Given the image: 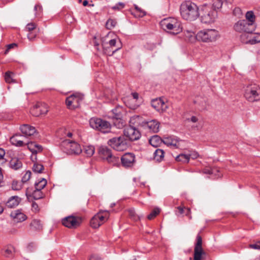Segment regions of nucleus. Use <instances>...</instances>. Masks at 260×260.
<instances>
[{"label": "nucleus", "instance_id": "f257e3e1", "mask_svg": "<svg viewBox=\"0 0 260 260\" xmlns=\"http://www.w3.org/2000/svg\"><path fill=\"white\" fill-rule=\"evenodd\" d=\"M180 13L183 19L190 21L196 20L200 16L198 6L191 1H185L181 3Z\"/></svg>", "mask_w": 260, "mask_h": 260}, {"label": "nucleus", "instance_id": "f03ea898", "mask_svg": "<svg viewBox=\"0 0 260 260\" xmlns=\"http://www.w3.org/2000/svg\"><path fill=\"white\" fill-rule=\"evenodd\" d=\"M139 119V116L131 117L129 120V125L125 127L123 131L124 135L131 141H137L141 137L140 131L134 126L135 123Z\"/></svg>", "mask_w": 260, "mask_h": 260}, {"label": "nucleus", "instance_id": "7ed1b4c3", "mask_svg": "<svg viewBox=\"0 0 260 260\" xmlns=\"http://www.w3.org/2000/svg\"><path fill=\"white\" fill-rule=\"evenodd\" d=\"M219 32L214 29H204L199 31L196 35V39L204 43L215 42L219 37Z\"/></svg>", "mask_w": 260, "mask_h": 260}, {"label": "nucleus", "instance_id": "20e7f679", "mask_svg": "<svg viewBox=\"0 0 260 260\" xmlns=\"http://www.w3.org/2000/svg\"><path fill=\"white\" fill-rule=\"evenodd\" d=\"M160 24L164 29L170 30L171 33L174 35L182 31L181 23L174 18L164 19Z\"/></svg>", "mask_w": 260, "mask_h": 260}, {"label": "nucleus", "instance_id": "39448f33", "mask_svg": "<svg viewBox=\"0 0 260 260\" xmlns=\"http://www.w3.org/2000/svg\"><path fill=\"white\" fill-rule=\"evenodd\" d=\"M216 9L212 8L209 5H204L201 10L200 16L202 22L206 24H210L214 22L217 17V14Z\"/></svg>", "mask_w": 260, "mask_h": 260}, {"label": "nucleus", "instance_id": "423d86ee", "mask_svg": "<svg viewBox=\"0 0 260 260\" xmlns=\"http://www.w3.org/2000/svg\"><path fill=\"white\" fill-rule=\"evenodd\" d=\"M60 147L68 154H79L82 152L81 146L78 143L67 139L62 141Z\"/></svg>", "mask_w": 260, "mask_h": 260}, {"label": "nucleus", "instance_id": "0eeeda50", "mask_svg": "<svg viewBox=\"0 0 260 260\" xmlns=\"http://www.w3.org/2000/svg\"><path fill=\"white\" fill-rule=\"evenodd\" d=\"M244 96L251 102L259 100L260 87L255 84L248 85L245 88Z\"/></svg>", "mask_w": 260, "mask_h": 260}, {"label": "nucleus", "instance_id": "6e6552de", "mask_svg": "<svg viewBox=\"0 0 260 260\" xmlns=\"http://www.w3.org/2000/svg\"><path fill=\"white\" fill-rule=\"evenodd\" d=\"M107 144L113 149L118 151H124L128 147L126 140L123 136L115 137L110 139Z\"/></svg>", "mask_w": 260, "mask_h": 260}, {"label": "nucleus", "instance_id": "1a4fd4ad", "mask_svg": "<svg viewBox=\"0 0 260 260\" xmlns=\"http://www.w3.org/2000/svg\"><path fill=\"white\" fill-rule=\"evenodd\" d=\"M233 28L235 31L240 33L251 34L255 28V25L249 24L247 20H239L236 22Z\"/></svg>", "mask_w": 260, "mask_h": 260}, {"label": "nucleus", "instance_id": "9d476101", "mask_svg": "<svg viewBox=\"0 0 260 260\" xmlns=\"http://www.w3.org/2000/svg\"><path fill=\"white\" fill-rule=\"evenodd\" d=\"M83 99V95L79 93H76L67 97L66 103L68 109L71 110L78 108L80 102Z\"/></svg>", "mask_w": 260, "mask_h": 260}, {"label": "nucleus", "instance_id": "9b49d317", "mask_svg": "<svg viewBox=\"0 0 260 260\" xmlns=\"http://www.w3.org/2000/svg\"><path fill=\"white\" fill-rule=\"evenodd\" d=\"M206 256V253L202 248V238L200 235L197 236V242L194 249V260H202Z\"/></svg>", "mask_w": 260, "mask_h": 260}, {"label": "nucleus", "instance_id": "f8f14e48", "mask_svg": "<svg viewBox=\"0 0 260 260\" xmlns=\"http://www.w3.org/2000/svg\"><path fill=\"white\" fill-rule=\"evenodd\" d=\"M81 222V218L78 216H69L62 219V224L71 229H75L79 226Z\"/></svg>", "mask_w": 260, "mask_h": 260}, {"label": "nucleus", "instance_id": "ddd939ff", "mask_svg": "<svg viewBox=\"0 0 260 260\" xmlns=\"http://www.w3.org/2000/svg\"><path fill=\"white\" fill-rule=\"evenodd\" d=\"M48 111V106L44 103H37L30 110V113L35 116L45 115Z\"/></svg>", "mask_w": 260, "mask_h": 260}, {"label": "nucleus", "instance_id": "4468645a", "mask_svg": "<svg viewBox=\"0 0 260 260\" xmlns=\"http://www.w3.org/2000/svg\"><path fill=\"white\" fill-rule=\"evenodd\" d=\"M122 165L125 167H131L135 162V155L133 153H126L121 157Z\"/></svg>", "mask_w": 260, "mask_h": 260}, {"label": "nucleus", "instance_id": "2eb2a0df", "mask_svg": "<svg viewBox=\"0 0 260 260\" xmlns=\"http://www.w3.org/2000/svg\"><path fill=\"white\" fill-rule=\"evenodd\" d=\"M142 126L149 132L156 133L159 131V123L155 120L144 121L142 122Z\"/></svg>", "mask_w": 260, "mask_h": 260}, {"label": "nucleus", "instance_id": "dca6fc26", "mask_svg": "<svg viewBox=\"0 0 260 260\" xmlns=\"http://www.w3.org/2000/svg\"><path fill=\"white\" fill-rule=\"evenodd\" d=\"M11 217L16 222H22L26 219V216L21 212V210H16L11 212Z\"/></svg>", "mask_w": 260, "mask_h": 260}, {"label": "nucleus", "instance_id": "f3484780", "mask_svg": "<svg viewBox=\"0 0 260 260\" xmlns=\"http://www.w3.org/2000/svg\"><path fill=\"white\" fill-rule=\"evenodd\" d=\"M122 112L123 109L121 106H117L112 110V113L113 114V118L116 120H120L117 125L118 127L123 125V122H120L122 117Z\"/></svg>", "mask_w": 260, "mask_h": 260}, {"label": "nucleus", "instance_id": "a211bd4d", "mask_svg": "<svg viewBox=\"0 0 260 260\" xmlns=\"http://www.w3.org/2000/svg\"><path fill=\"white\" fill-rule=\"evenodd\" d=\"M36 26L35 23H28L26 26L25 30L29 32L27 34V38L29 40H32L37 35V32L35 31Z\"/></svg>", "mask_w": 260, "mask_h": 260}, {"label": "nucleus", "instance_id": "6ab92c4d", "mask_svg": "<svg viewBox=\"0 0 260 260\" xmlns=\"http://www.w3.org/2000/svg\"><path fill=\"white\" fill-rule=\"evenodd\" d=\"M20 129L22 133L25 136L33 135L36 133V129L34 127L28 124H23L20 126Z\"/></svg>", "mask_w": 260, "mask_h": 260}, {"label": "nucleus", "instance_id": "aec40b11", "mask_svg": "<svg viewBox=\"0 0 260 260\" xmlns=\"http://www.w3.org/2000/svg\"><path fill=\"white\" fill-rule=\"evenodd\" d=\"M26 145L28 149L32 153H37L41 152L43 150V147L41 145H39L34 142H27Z\"/></svg>", "mask_w": 260, "mask_h": 260}, {"label": "nucleus", "instance_id": "412c9836", "mask_svg": "<svg viewBox=\"0 0 260 260\" xmlns=\"http://www.w3.org/2000/svg\"><path fill=\"white\" fill-rule=\"evenodd\" d=\"M100 157L104 160H106L112 154L111 150L106 146H102L99 151Z\"/></svg>", "mask_w": 260, "mask_h": 260}, {"label": "nucleus", "instance_id": "4be33fe9", "mask_svg": "<svg viewBox=\"0 0 260 260\" xmlns=\"http://www.w3.org/2000/svg\"><path fill=\"white\" fill-rule=\"evenodd\" d=\"M163 143L168 146L177 147L178 140L176 137L173 136L164 137L163 139Z\"/></svg>", "mask_w": 260, "mask_h": 260}, {"label": "nucleus", "instance_id": "5701e85b", "mask_svg": "<svg viewBox=\"0 0 260 260\" xmlns=\"http://www.w3.org/2000/svg\"><path fill=\"white\" fill-rule=\"evenodd\" d=\"M20 201L21 199L18 196L11 197L7 202L6 206L10 208H15L19 205Z\"/></svg>", "mask_w": 260, "mask_h": 260}, {"label": "nucleus", "instance_id": "b1692460", "mask_svg": "<svg viewBox=\"0 0 260 260\" xmlns=\"http://www.w3.org/2000/svg\"><path fill=\"white\" fill-rule=\"evenodd\" d=\"M9 166L11 169L17 170L22 167V163L19 158L14 157L10 160Z\"/></svg>", "mask_w": 260, "mask_h": 260}, {"label": "nucleus", "instance_id": "393cba45", "mask_svg": "<svg viewBox=\"0 0 260 260\" xmlns=\"http://www.w3.org/2000/svg\"><path fill=\"white\" fill-rule=\"evenodd\" d=\"M100 126L97 128L98 130L101 131L103 133H108L111 128V124L107 121L102 119L100 122Z\"/></svg>", "mask_w": 260, "mask_h": 260}, {"label": "nucleus", "instance_id": "a878e982", "mask_svg": "<svg viewBox=\"0 0 260 260\" xmlns=\"http://www.w3.org/2000/svg\"><path fill=\"white\" fill-rule=\"evenodd\" d=\"M23 137L22 136L15 135L10 138L11 143L17 147H21L24 145V142L22 140H21L20 138Z\"/></svg>", "mask_w": 260, "mask_h": 260}, {"label": "nucleus", "instance_id": "bb28decb", "mask_svg": "<svg viewBox=\"0 0 260 260\" xmlns=\"http://www.w3.org/2000/svg\"><path fill=\"white\" fill-rule=\"evenodd\" d=\"M26 195L27 197H32L35 200H38L43 198V193L41 191L35 189L32 192L29 191L28 188L26 191Z\"/></svg>", "mask_w": 260, "mask_h": 260}, {"label": "nucleus", "instance_id": "cd10ccee", "mask_svg": "<svg viewBox=\"0 0 260 260\" xmlns=\"http://www.w3.org/2000/svg\"><path fill=\"white\" fill-rule=\"evenodd\" d=\"M164 154L162 149H156L153 153V159L157 162L161 161L164 159Z\"/></svg>", "mask_w": 260, "mask_h": 260}, {"label": "nucleus", "instance_id": "c85d7f7f", "mask_svg": "<svg viewBox=\"0 0 260 260\" xmlns=\"http://www.w3.org/2000/svg\"><path fill=\"white\" fill-rule=\"evenodd\" d=\"M161 143H163V139L157 135L152 136L149 140L150 144L154 147L159 146Z\"/></svg>", "mask_w": 260, "mask_h": 260}, {"label": "nucleus", "instance_id": "c756f323", "mask_svg": "<svg viewBox=\"0 0 260 260\" xmlns=\"http://www.w3.org/2000/svg\"><path fill=\"white\" fill-rule=\"evenodd\" d=\"M95 215L102 224L109 218V213L107 211H101Z\"/></svg>", "mask_w": 260, "mask_h": 260}, {"label": "nucleus", "instance_id": "7c9ffc66", "mask_svg": "<svg viewBox=\"0 0 260 260\" xmlns=\"http://www.w3.org/2000/svg\"><path fill=\"white\" fill-rule=\"evenodd\" d=\"M15 252V249L13 246L10 245L4 248L3 250V255L7 257H11Z\"/></svg>", "mask_w": 260, "mask_h": 260}, {"label": "nucleus", "instance_id": "2f4dec72", "mask_svg": "<svg viewBox=\"0 0 260 260\" xmlns=\"http://www.w3.org/2000/svg\"><path fill=\"white\" fill-rule=\"evenodd\" d=\"M30 226L31 230L40 231L42 229V224L40 220L34 219L30 223Z\"/></svg>", "mask_w": 260, "mask_h": 260}, {"label": "nucleus", "instance_id": "473e14b6", "mask_svg": "<svg viewBox=\"0 0 260 260\" xmlns=\"http://www.w3.org/2000/svg\"><path fill=\"white\" fill-rule=\"evenodd\" d=\"M163 104L164 101L160 98L154 99L151 101L152 107L158 112H160V106L163 105Z\"/></svg>", "mask_w": 260, "mask_h": 260}, {"label": "nucleus", "instance_id": "72a5a7b5", "mask_svg": "<svg viewBox=\"0 0 260 260\" xmlns=\"http://www.w3.org/2000/svg\"><path fill=\"white\" fill-rule=\"evenodd\" d=\"M246 19L245 20H247L249 24H251L252 25H255V16L254 14V13L250 11L246 12L245 14Z\"/></svg>", "mask_w": 260, "mask_h": 260}, {"label": "nucleus", "instance_id": "f704fd0d", "mask_svg": "<svg viewBox=\"0 0 260 260\" xmlns=\"http://www.w3.org/2000/svg\"><path fill=\"white\" fill-rule=\"evenodd\" d=\"M234 0H214L212 4V7L215 9H219L222 7L224 2L232 4Z\"/></svg>", "mask_w": 260, "mask_h": 260}, {"label": "nucleus", "instance_id": "c9c22d12", "mask_svg": "<svg viewBox=\"0 0 260 260\" xmlns=\"http://www.w3.org/2000/svg\"><path fill=\"white\" fill-rule=\"evenodd\" d=\"M101 120L102 119L101 118L96 117L91 118L89 120V124L92 128L97 129L98 127L100 126Z\"/></svg>", "mask_w": 260, "mask_h": 260}, {"label": "nucleus", "instance_id": "e433bc0d", "mask_svg": "<svg viewBox=\"0 0 260 260\" xmlns=\"http://www.w3.org/2000/svg\"><path fill=\"white\" fill-rule=\"evenodd\" d=\"M176 160L177 161H182L184 163H187L189 160V156L188 154L181 153L176 157Z\"/></svg>", "mask_w": 260, "mask_h": 260}, {"label": "nucleus", "instance_id": "4c0bfd02", "mask_svg": "<svg viewBox=\"0 0 260 260\" xmlns=\"http://www.w3.org/2000/svg\"><path fill=\"white\" fill-rule=\"evenodd\" d=\"M245 43H250L251 44H255L257 43H260V34H256L253 35V36L248 41L244 42Z\"/></svg>", "mask_w": 260, "mask_h": 260}, {"label": "nucleus", "instance_id": "58836bf2", "mask_svg": "<svg viewBox=\"0 0 260 260\" xmlns=\"http://www.w3.org/2000/svg\"><path fill=\"white\" fill-rule=\"evenodd\" d=\"M202 172L203 173L205 174L216 175V173L218 172V170L216 168L207 167L203 169L202 170Z\"/></svg>", "mask_w": 260, "mask_h": 260}, {"label": "nucleus", "instance_id": "ea45409f", "mask_svg": "<svg viewBox=\"0 0 260 260\" xmlns=\"http://www.w3.org/2000/svg\"><path fill=\"white\" fill-rule=\"evenodd\" d=\"M106 161L110 164L113 166H116L119 163V158L115 156H114L112 154L106 160Z\"/></svg>", "mask_w": 260, "mask_h": 260}, {"label": "nucleus", "instance_id": "a19ab883", "mask_svg": "<svg viewBox=\"0 0 260 260\" xmlns=\"http://www.w3.org/2000/svg\"><path fill=\"white\" fill-rule=\"evenodd\" d=\"M84 151L87 156H91L94 153V147L93 146H87L84 148Z\"/></svg>", "mask_w": 260, "mask_h": 260}, {"label": "nucleus", "instance_id": "79ce46f5", "mask_svg": "<svg viewBox=\"0 0 260 260\" xmlns=\"http://www.w3.org/2000/svg\"><path fill=\"white\" fill-rule=\"evenodd\" d=\"M34 10L35 12V15L36 17H40L41 16L43 12V8L41 5H36L34 7Z\"/></svg>", "mask_w": 260, "mask_h": 260}, {"label": "nucleus", "instance_id": "37998d69", "mask_svg": "<svg viewBox=\"0 0 260 260\" xmlns=\"http://www.w3.org/2000/svg\"><path fill=\"white\" fill-rule=\"evenodd\" d=\"M90 225L94 229L98 228L102 225L95 215L91 218L90 220Z\"/></svg>", "mask_w": 260, "mask_h": 260}, {"label": "nucleus", "instance_id": "c03bdc74", "mask_svg": "<svg viewBox=\"0 0 260 260\" xmlns=\"http://www.w3.org/2000/svg\"><path fill=\"white\" fill-rule=\"evenodd\" d=\"M47 184V181L45 179H42L38 183H35V189L41 191L44 188Z\"/></svg>", "mask_w": 260, "mask_h": 260}, {"label": "nucleus", "instance_id": "a18cd8bd", "mask_svg": "<svg viewBox=\"0 0 260 260\" xmlns=\"http://www.w3.org/2000/svg\"><path fill=\"white\" fill-rule=\"evenodd\" d=\"M44 169V166L38 162H36L34 163L32 167V170L34 172L41 173Z\"/></svg>", "mask_w": 260, "mask_h": 260}, {"label": "nucleus", "instance_id": "49530a36", "mask_svg": "<svg viewBox=\"0 0 260 260\" xmlns=\"http://www.w3.org/2000/svg\"><path fill=\"white\" fill-rule=\"evenodd\" d=\"M22 187V183L17 181H13L12 183V188L14 190H19Z\"/></svg>", "mask_w": 260, "mask_h": 260}, {"label": "nucleus", "instance_id": "de8ad7c7", "mask_svg": "<svg viewBox=\"0 0 260 260\" xmlns=\"http://www.w3.org/2000/svg\"><path fill=\"white\" fill-rule=\"evenodd\" d=\"M117 22L115 20L110 19H109L106 24V27L108 29H112L116 25Z\"/></svg>", "mask_w": 260, "mask_h": 260}, {"label": "nucleus", "instance_id": "09e8293b", "mask_svg": "<svg viewBox=\"0 0 260 260\" xmlns=\"http://www.w3.org/2000/svg\"><path fill=\"white\" fill-rule=\"evenodd\" d=\"M13 75V73L10 71L7 72L5 73V79L7 83H10L14 82L12 77Z\"/></svg>", "mask_w": 260, "mask_h": 260}, {"label": "nucleus", "instance_id": "8fccbe9b", "mask_svg": "<svg viewBox=\"0 0 260 260\" xmlns=\"http://www.w3.org/2000/svg\"><path fill=\"white\" fill-rule=\"evenodd\" d=\"M160 212V209L158 208H155L147 216V218L149 220L153 219Z\"/></svg>", "mask_w": 260, "mask_h": 260}, {"label": "nucleus", "instance_id": "3c124183", "mask_svg": "<svg viewBox=\"0 0 260 260\" xmlns=\"http://www.w3.org/2000/svg\"><path fill=\"white\" fill-rule=\"evenodd\" d=\"M31 173L30 171H27L26 172L25 174L23 175V176L22 178L21 182L22 183H25L27 181H28L31 177Z\"/></svg>", "mask_w": 260, "mask_h": 260}, {"label": "nucleus", "instance_id": "603ef678", "mask_svg": "<svg viewBox=\"0 0 260 260\" xmlns=\"http://www.w3.org/2000/svg\"><path fill=\"white\" fill-rule=\"evenodd\" d=\"M125 7V4L122 2H119L115 6L112 7V9L113 10L119 11Z\"/></svg>", "mask_w": 260, "mask_h": 260}, {"label": "nucleus", "instance_id": "864d4df0", "mask_svg": "<svg viewBox=\"0 0 260 260\" xmlns=\"http://www.w3.org/2000/svg\"><path fill=\"white\" fill-rule=\"evenodd\" d=\"M135 8L138 13L137 15L138 17H142L146 15V12L141 9L140 8H139L138 6L135 5Z\"/></svg>", "mask_w": 260, "mask_h": 260}, {"label": "nucleus", "instance_id": "5fc2aeb1", "mask_svg": "<svg viewBox=\"0 0 260 260\" xmlns=\"http://www.w3.org/2000/svg\"><path fill=\"white\" fill-rule=\"evenodd\" d=\"M5 155V150L2 148H0V164L1 165H3L6 162V159L4 158Z\"/></svg>", "mask_w": 260, "mask_h": 260}, {"label": "nucleus", "instance_id": "6e6d98bb", "mask_svg": "<svg viewBox=\"0 0 260 260\" xmlns=\"http://www.w3.org/2000/svg\"><path fill=\"white\" fill-rule=\"evenodd\" d=\"M233 14L238 18L241 17L243 15L241 9L239 7L234 9L233 10Z\"/></svg>", "mask_w": 260, "mask_h": 260}, {"label": "nucleus", "instance_id": "4d7b16f0", "mask_svg": "<svg viewBox=\"0 0 260 260\" xmlns=\"http://www.w3.org/2000/svg\"><path fill=\"white\" fill-rule=\"evenodd\" d=\"M177 211L176 213V214L177 215H179L183 214L184 213V210L185 208L183 206H178L177 207Z\"/></svg>", "mask_w": 260, "mask_h": 260}, {"label": "nucleus", "instance_id": "13d9d810", "mask_svg": "<svg viewBox=\"0 0 260 260\" xmlns=\"http://www.w3.org/2000/svg\"><path fill=\"white\" fill-rule=\"evenodd\" d=\"M249 247L254 249H260V241L255 244H250Z\"/></svg>", "mask_w": 260, "mask_h": 260}, {"label": "nucleus", "instance_id": "bf43d9fd", "mask_svg": "<svg viewBox=\"0 0 260 260\" xmlns=\"http://www.w3.org/2000/svg\"><path fill=\"white\" fill-rule=\"evenodd\" d=\"M185 35L186 37L190 38L194 35V32L193 30L186 29L184 30Z\"/></svg>", "mask_w": 260, "mask_h": 260}, {"label": "nucleus", "instance_id": "052dcab7", "mask_svg": "<svg viewBox=\"0 0 260 260\" xmlns=\"http://www.w3.org/2000/svg\"><path fill=\"white\" fill-rule=\"evenodd\" d=\"M31 207H32V210L34 212H37L39 211V208L38 205L36 202H33L32 203Z\"/></svg>", "mask_w": 260, "mask_h": 260}, {"label": "nucleus", "instance_id": "680f3d73", "mask_svg": "<svg viewBox=\"0 0 260 260\" xmlns=\"http://www.w3.org/2000/svg\"><path fill=\"white\" fill-rule=\"evenodd\" d=\"M186 120L188 122H191L192 123H196L198 121V118L197 117L194 116H192L190 118H187L186 119Z\"/></svg>", "mask_w": 260, "mask_h": 260}, {"label": "nucleus", "instance_id": "e2e57ef3", "mask_svg": "<svg viewBox=\"0 0 260 260\" xmlns=\"http://www.w3.org/2000/svg\"><path fill=\"white\" fill-rule=\"evenodd\" d=\"M188 155L189 156V158H191L192 159H196L199 156V154L197 152L193 151L190 154H188Z\"/></svg>", "mask_w": 260, "mask_h": 260}, {"label": "nucleus", "instance_id": "0e129e2a", "mask_svg": "<svg viewBox=\"0 0 260 260\" xmlns=\"http://www.w3.org/2000/svg\"><path fill=\"white\" fill-rule=\"evenodd\" d=\"M15 46H17V44H15V43H12V44H10L9 45H7V48L5 51V54H6L10 49L14 48V47Z\"/></svg>", "mask_w": 260, "mask_h": 260}, {"label": "nucleus", "instance_id": "69168bd1", "mask_svg": "<svg viewBox=\"0 0 260 260\" xmlns=\"http://www.w3.org/2000/svg\"><path fill=\"white\" fill-rule=\"evenodd\" d=\"M96 39V37H94L93 40V44L96 50H97L98 51V50H99V43L97 42Z\"/></svg>", "mask_w": 260, "mask_h": 260}, {"label": "nucleus", "instance_id": "338daca9", "mask_svg": "<svg viewBox=\"0 0 260 260\" xmlns=\"http://www.w3.org/2000/svg\"><path fill=\"white\" fill-rule=\"evenodd\" d=\"M116 43V40L115 39H112L109 41V44L110 47H113L115 46Z\"/></svg>", "mask_w": 260, "mask_h": 260}, {"label": "nucleus", "instance_id": "774afa93", "mask_svg": "<svg viewBox=\"0 0 260 260\" xmlns=\"http://www.w3.org/2000/svg\"><path fill=\"white\" fill-rule=\"evenodd\" d=\"M89 260H102V258L98 255H92L90 257Z\"/></svg>", "mask_w": 260, "mask_h": 260}]
</instances>
